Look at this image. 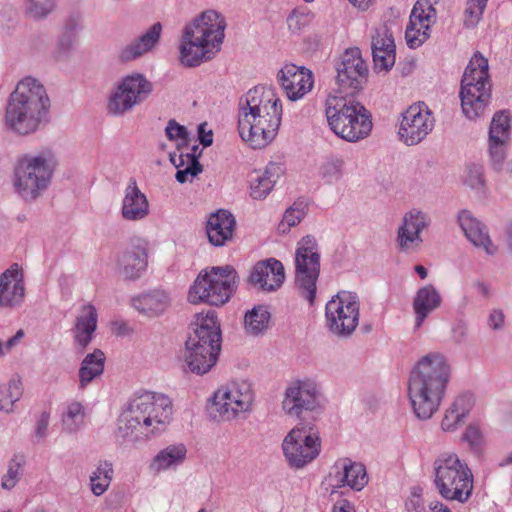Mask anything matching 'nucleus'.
Instances as JSON below:
<instances>
[{"label": "nucleus", "instance_id": "1", "mask_svg": "<svg viewBox=\"0 0 512 512\" xmlns=\"http://www.w3.org/2000/svg\"><path fill=\"white\" fill-rule=\"evenodd\" d=\"M240 137L254 149L266 147L277 135L282 120V104L271 86H255L239 100Z\"/></svg>", "mask_w": 512, "mask_h": 512}, {"label": "nucleus", "instance_id": "2", "mask_svg": "<svg viewBox=\"0 0 512 512\" xmlns=\"http://www.w3.org/2000/svg\"><path fill=\"white\" fill-rule=\"evenodd\" d=\"M450 378V366L440 353L423 356L411 371L408 396L412 409L421 420L430 419L438 410Z\"/></svg>", "mask_w": 512, "mask_h": 512}, {"label": "nucleus", "instance_id": "3", "mask_svg": "<svg viewBox=\"0 0 512 512\" xmlns=\"http://www.w3.org/2000/svg\"><path fill=\"white\" fill-rule=\"evenodd\" d=\"M172 414L173 405L168 396L144 392L135 396L120 415L118 433L133 442L147 440L165 430Z\"/></svg>", "mask_w": 512, "mask_h": 512}, {"label": "nucleus", "instance_id": "4", "mask_svg": "<svg viewBox=\"0 0 512 512\" xmlns=\"http://www.w3.org/2000/svg\"><path fill=\"white\" fill-rule=\"evenodd\" d=\"M225 17L216 10H206L187 23L179 40V62L195 68L217 53L225 37Z\"/></svg>", "mask_w": 512, "mask_h": 512}, {"label": "nucleus", "instance_id": "5", "mask_svg": "<svg viewBox=\"0 0 512 512\" xmlns=\"http://www.w3.org/2000/svg\"><path fill=\"white\" fill-rule=\"evenodd\" d=\"M50 99L44 86L32 77L18 82L8 100L5 122L14 133H35L49 121Z\"/></svg>", "mask_w": 512, "mask_h": 512}, {"label": "nucleus", "instance_id": "6", "mask_svg": "<svg viewBox=\"0 0 512 512\" xmlns=\"http://www.w3.org/2000/svg\"><path fill=\"white\" fill-rule=\"evenodd\" d=\"M59 160L50 148L19 156L13 169L16 194L27 202L39 199L51 186Z\"/></svg>", "mask_w": 512, "mask_h": 512}, {"label": "nucleus", "instance_id": "7", "mask_svg": "<svg viewBox=\"0 0 512 512\" xmlns=\"http://www.w3.org/2000/svg\"><path fill=\"white\" fill-rule=\"evenodd\" d=\"M185 343L184 361L192 373L203 375L216 364L221 349V330L214 311L197 314Z\"/></svg>", "mask_w": 512, "mask_h": 512}, {"label": "nucleus", "instance_id": "8", "mask_svg": "<svg viewBox=\"0 0 512 512\" xmlns=\"http://www.w3.org/2000/svg\"><path fill=\"white\" fill-rule=\"evenodd\" d=\"M325 115L331 131L347 142H358L372 130V119L366 107L347 96L329 95Z\"/></svg>", "mask_w": 512, "mask_h": 512}, {"label": "nucleus", "instance_id": "9", "mask_svg": "<svg viewBox=\"0 0 512 512\" xmlns=\"http://www.w3.org/2000/svg\"><path fill=\"white\" fill-rule=\"evenodd\" d=\"M433 485L443 499L464 504L472 496L474 477L457 454L443 453L433 462Z\"/></svg>", "mask_w": 512, "mask_h": 512}, {"label": "nucleus", "instance_id": "10", "mask_svg": "<svg viewBox=\"0 0 512 512\" xmlns=\"http://www.w3.org/2000/svg\"><path fill=\"white\" fill-rule=\"evenodd\" d=\"M488 59L475 52L465 68L460 89L462 112L469 120L482 117L491 100Z\"/></svg>", "mask_w": 512, "mask_h": 512}, {"label": "nucleus", "instance_id": "11", "mask_svg": "<svg viewBox=\"0 0 512 512\" xmlns=\"http://www.w3.org/2000/svg\"><path fill=\"white\" fill-rule=\"evenodd\" d=\"M237 283L238 275L232 266L205 269L191 285L188 300L192 304L224 305L236 291Z\"/></svg>", "mask_w": 512, "mask_h": 512}, {"label": "nucleus", "instance_id": "12", "mask_svg": "<svg viewBox=\"0 0 512 512\" xmlns=\"http://www.w3.org/2000/svg\"><path fill=\"white\" fill-rule=\"evenodd\" d=\"M294 265L295 287L299 295L313 305L320 274L319 245L313 236L306 235L297 242Z\"/></svg>", "mask_w": 512, "mask_h": 512}, {"label": "nucleus", "instance_id": "13", "mask_svg": "<svg viewBox=\"0 0 512 512\" xmlns=\"http://www.w3.org/2000/svg\"><path fill=\"white\" fill-rule=\"evenodd\" d=\"M254 397L250 382L233 381L215 392L212 408L221 420L244 418L252 410Z\"/></svg>", "mask_w": 512, "mask_h": 512}, {"label": "nucleus", "instance_id": "14", "mask_svg": "<svg viewBox=\"0 0 512 512\" xmlns=\"http://www.w3.org/2000/svg\"><path fill=\"white\" fill-rule=\"evenodd\" d=\"M282 451L290 468L303 469L320 455L318 431L305 425L296 426L285 436Z\"/></svg>", "mask_w": 512, "mask_h": 512}, {"label": "nucleus", "instance_id": "15", "mask_svg": "<svg viewBox=\"0 0 512 512\" xmlns=\"http://www.w3.org/2000/svg\"><path fill=\"white\" fill-rule=\"evenodd\" d=\"M359 309V298L354 293L343 291L332 297L325 307L328 330L338 337H349L358 326Z\"/></svg>", "mask_w": 512, "mask_h": 512}, {"label": "nucleus", "instance_id": "16", "mask_svg": "<svg viewBox=\"0 0 512 512\" xmlns=\"http://www.w3.org/2000/svg\"><path fill=\"white\" fill-rule=\"evenodd\" d=\"M511 122L505 111L496 112L488 133V155L492 168L512 177V160L506 161L510 141Z\"/></svg>", "mask_w": 512, "mask_h": 512}, {"label": "nucleus", "instance_id": "17", "mask_svg": "<svg viewBox=\"0 0 512 512\" xmlns=\"http://www.w3.org/2000/svg\"><path fill=\"white\" fill-rule=\"evenodd\" d=\"M322 393L318 383L305 377L290 382L284 392L282 409L288 416L299 417L303 411L321 407Z\"/></svg>", "mask_w": 512, "mask_h": 512}, {"label": "nucleus", "instance_id": "18", "mask_svg": "<svg viewBox=\"0 0 512 512\" xmlns=\"http://www.w3.org/2000/svg\"><path fill=\"white\" fill-rule=\"evenodd\" d=\"M435 119L428 106L419 102L409 106L402 114L399 127L400 139L407 145H415L433 130Z\"/></svg>", "mask_w": 512, "mask_h": 512}, {"label": "nucleus", "instance_id": "19", "mask_svg": "<svg viewBox=\"0 0 512 512\" xmlns=\"http://www.w3.org/2000/svg\"><path fill=\"white\" fill-rule=\"evenodd\" d=\"M436 19L433 0H417L405 31L407 45L412 49L420 47L430 37L431 26Z\"/></svg>", "mask_w": 512, "mask_h": 512}, {"label": "nucleus", "instance_id": "20", "mask_svg": "<svg viewBox=\"0 0 512 512\" xmlns=\"http://www.w3.org/2000/svg\"><path fill=\"white\" fill-rule=\"evenodd\" d=\"M337 84L343 92L358 90L367 79L368 69L358 48L347 49L336 65Z\"/></svg>", "mask_w": 512, "mask_h": 512}, {"label": "nucleus", "instance_id": "21", "mask_svg": "<svg viewBox=\"0 0 512 512\" xmlns=\"http://www.w3.org/2000/svg\"><path fill=\"white\" fill-rule=\"evenodd\" d=\"M326 482L333 492L346 486L361 491L368 483L366 468L349 458H339L331 467Z\"/></svg>", "mask_w": 512, "mask_h": 512}, {"label": "nucleus", "instance_id": "22", "mask_svg": "<svg viewBox=\"0 0 512 512\" xmlns=\"http://www.w3.org/2000/svg\"><path fill=\"white\" fill-rule=\"evenodd\" d=\"M430 223V217L423 211L412 209L405 213L397 230L396 242L399 250L405 253L417 251L423 243L421 233Z\"/></svg>", "mask_w": 512, "mask_h": 512}, {"label": "nucleus", "instance_id": "23", "mask_svg": "<svg viewBox=\"0 0 512 512\" xmlns=\"http://www.w3.org/2000/svg\"><path fill=\"white\" fill-rule=\"evenodd\" d=\"M277 80L287 98L291 101L302 99L314 85L312 72L303 67L289 63L277 73Z\"/></svg>", "mask_w": 512, "mask_h": 512}, {"label": "nucleus", "instance_id": "24", "mask_svg": "<svg viewBox=\"0 0 512 512\" xmlns=\"http://www.w3.org/2000/svg\"><path fill=\"white\" fill-rule=\"evenodd\" d=\"M25 293L23 270L14 263L0 274V308H19L24 302Z\"/></svg>", "mask_w": 512, "mask_h": 512}, {"label": "nucleus", "instance_id": "25", "mask_svg": "<svg viewBox=\"0 0 512 512\" xmlns=\"http://www.w3.org/2000/svg\"><path fill=\"white\" fill-rule=\"evenodd\" d=\"M148 266V245L137 239L122 252L118 259L119 274L126 280H136L146 271Z\"/></svg>", "mask_w": 512, "mask_h": 512}, {"label": "nucleus", "instance_id": "26", "mask_svg": "<svg viewBox=\"0 0 512 512\" xmlns=\"http://www.w3.org/2000/svg\"><path fill=\"white\" fill-rule=\"evenodd\" d=\"M285 279L283 264L274 258L256 263L250 273L249 282L263 291H275Z\"/></svg>", "mask_w": 512, "mask_h": 512}, {"label": "nucleus", "instance_id": "27", "mask_svg": "<svg viewBox=\"0 0 512 512\" xmlns=\"http://www.w3.org/2000/svg\"><path fill=\"white\" fill-rule=\"evenodd\" d=\"M120 213L121 217L129 222L142 221L150 214L148 198L133 178L129 180L124 189Z\"/></svg>", "mask_w": 512, "mask_h": 512}, {"label": "nucleus", "instance_id": "28", "mask_svg": "<svg viewBox=\"0 0 512 512\" xmlns=\"http://www.w3.org/2000/svg\"><path fill=\"white\" fill-rule=\"evenodd\" d=\"M162 32V24L155 22L145 32L124 46L119 52V58L124 62H129L153 52L160 43Z\"/></svg>", "mask_w": 512, "mask_h": 512}, {"label": "nucleus", "instance_id": "29", "mask_svg": "<svg viewBox=\"0 0 512 512\" xmlns=\"http://www.w3.org/2000/svg\"><path fill=\"white\" fill-rule=\"evenodd\" d=\"M131 303L140 314L155 318L163 315L170 308L172 296L169 291L156 288L133 297Z\"/></svg>", "mask_w": 512, "mask_h": 512}, {"label": "nucleus", "instance_id": "30", "mask_svg": "<svg viewBox=\"0 0 512 512\" xmlns=\"http://www.w3.org/2000/svg\"><path fill=\"white\" fill-rule=\"evenodd\" d=\"M236 228V220L232 213L220 209L212 213L206 224L209 242L216 247L226 245L232 240Z\"/></svg>", "mask_w": 512, "mask_h": 512}, {"label": "nucleus", "instance_id": "31", "mask_svg": "<svg viewBox=\"0 0 512 512\" xmlns=\"http://www.w3.org/2000/svg\"><path fill=\"white\" fill-rule=\"evenodd\" d=\"M98 314L92 304L82 306L75 319L73 338L75 345L81 350L85 349L92 341L97 328Z\"/></svg>", "mask_w": 512, "mask_h": 512}, {"label": "nucleus", "instance_id": "32", "mask_svg": "<svg viewBox=\"0 0 512 512\" xmlns=\"http://www.w3.org/2000/svg\"><path fill=\"white\" fill-rule=\"evenodd\" d=\"M442 304V296L431 284L419 288L413 299L415 329H419L431 313Z\"/></svg>", "mask_w": 512, "mask_h": 512}, {"label": "nucleus", "instance_id": "33", "mask_svg": "<svg viewBox=\"0 0 512 512\" xmlns=\"http://www.w3.org/2000/svg\"><path fill=\"white\" fill-rule=\"evenodd\" d=\"M187 448L183 443H175L161 449L150 461L149 469L155 474L176 470L186 460Z\"/></svg>", "mask_w": 512, "mask_h": 512}, {"label": "nucleus", "instance_id": "34", "mask_svg": "<svg viewBox=\"0 0 512 512\" xmlns=\"http://www.w3.org/2000/svg\"><path fill=\"white\" fill-rule=\"evenodd\" d=\"M283 173L280 164L271 162L263 171H255L250 180V195L255 200H262L271 192Z\"/></svg>", "mask_w": 512, "mask_h": 512}, {"label": "nucleus", "instance_id": "35", "mask_svg": "<svg viewBox=\"0 0 512 512\" xmlns=\"http://www.w3.org/2000/svg\"><path fill=\"white\" fill-rule=\"evenodd\" d=\"M197 150L198 147L193 146L192 152H181L178 156L176 153L169 154L170 162L177 168L175 178L179 183L191 181L202 172V166L196 155Z\"/></svg>", "mask_w": 512, "mask_h": 512}, {"label": "nucleus", "instance_id": "36", "mask_svg": "<svg viewBox=\"0 0 512 512\" xmlns=\"http://www.w3.org/2000/svg\"><path fill=\"white\" fill-rule=\"evenodd\" d=\"M472 406L473 398L471 395L463 394L456 397L442 419V430L446 432L455 431L463 423Z\"/></svg>", "mask_w": 512, "mask_h": 512}, {"label": "nucleus", "instance_id": "37", "mask_svg": "<svg viewBox=\"0 0 512 512\" xmlns=\"http://www.w3.org/2000/svg\"><path fill=\"white\" fill-rule=\"evenodd\" d=\"M105 355L100 349L87 354L79 369V387L85 389L95 378L104 371Z\"/></svg>", "mask_w": 512, "mask_h": 512}, {"label": "nucleus", "instance_id": "38", "mask_svg": "<svg viewBox=\"0 0 512 512\" xmlns=\"http://www.w3.org/2000/svg\"><path fill=\"white\" fill-rule=\"evenodd\" d=\"M119 83L124 91L131 96L135 106L144 102L153 90V84L140 73L127 75Z\"/></svg>", "mask_w": 512, "mask_h": 512}, {"label": "nucleus", "instance_id": "39", "mask_svg": "<svg viewBox=\"0 0 512 512\" xmlns=\"http://www.w3.org/2000/svg\"><path fill=\"white\" fill-rule=\"evenodd\" d=\"M113 475V464L107 460H100L89 477L92 493L95 496L104 494L112 482Z\"/></svg>", "mask_w": 512, "mask_h": 512}, {"label": "nucleus", "instance_id": "40", "mask_svg": "<svg viewBox=\"0 0 512 512\" xmlns=\"http://www.w3.org/2000/svg\"><path fill=\"white\" fill-rule=\"evenodd\" d=\"M270 312L264 305L255 306L245 314V329L249 334L259 335L263 333L269 325Z\"/></svg>", "mask_w": 512, "mask_h": 512}, {"label": "nucleus", "instance_id": "41", "mask_svg": "<svg viewBox=\"0 0 512 512\" xmlns=\"http://www.w3.org/2000/svg\"><path fill=\"white\" fill-rule=\"evenodd\" d=\"M84 418L85 411L80 402L73 401L68 403L61 419L63 431L68 434L78 432L84 424Z\"/></svg>", "mask_w": 512, "mask_h": 512}, {"label": "nucleus", "instance_id": "42", "mask_svg": "<svg viewBox=\"0 0 512 512\" xmlns=\"http://www.w3.org/2000/svg\"><path fill=\"white\" fill-rule=\"evenodd\" d=\"M80 26L75 19H68L57 40V57H66L76 43Z\"/></svg>", "mask_w": 512, "mask_h": 512}, {"label": "nucleus", "instance_id": "43", "mask_svg": "<svg viewBox=\"0 0 512 512\" xmlns=\"http://www.w3.org/2000/svg\"><path fill=\"white\" fill-rule=\"evenodd\" d=\"M134 107L136 106L132 102L131 96H129L120 83H118L109 95L107 103L108 112L114 116H122L131 111Z\"/></svg>", "mask_w": 512, "mask_h": 512}, {"label": "nucleus", "instance_id": "44", "mask_svg": "<svg viewBox=\"0 0 512 512\" xmlns=\"http://www.w3.org/2000/svg\"><path fill=\"white\" fill-rule=\"evenodd\" d=\"M26 459L23 455H14L7 463V471L2 476L1 487L4 490H12L20 481L24 473Z\"/></svg>", "mask_w": 512, "mask_h": 512}, {"label": "nucleus", "instance_id": "45", "mask_svg": "<svg viewBox=\"0 0 512 512\" xmlns=\"http://www.w3.org/2000/svg\"><path fill=\"white\" fill-rule=\"evenodd\" d=\"M22 383L19 379H11L0 386V412L9 413L14 403L22 396Z\"/></svg>", "mask_w": 512, "mask_h": 512}, {"label": "nucleus", "instance_id": "46", "mask_svg": "<svg viewBox=\"0 0 512 512\" xmlns=\"http://www.w3.org/2000/svg\"><path fill=\"white\" fill-rule=\"evenodd\" d=\"M344 161L341 157L330 155L319 167V175L326 184H336L343 176Z\"/></svg>", "mask_w": 512, "mask_h": 512}, {"label": "nucleus", "instance_id": "47", "mask_svg": "<svg viewBox=\"0 0 512 512\" xmlns=\"http://www.w3.org/2000/svg\"><path fill=\"white\" fill-rule=\"evenodd\" d=\"M465 237L475 247L483 249L488 255H494L497 251V247L493 244L486 225L480 220L471 229V235L468 232L465 234Z\"/></svg>", "mask_w": 512, "mask_h": 512}, {"label": "nucleus", "instance_id": "48", "mask_svg": "<svg viewBox=\"0 0 512 512\" xmlns=\"http://www.w3.org/2000/svg\"><path fill=\"white\" fill-rule=\"evenodd\" d=\"M487 1L467 0L463 17V23L466 28H474L478 25L486 8Z\"/></svg>", "mask_w": 512, "mask_h": 512}, {"label": "nucleus", "instance_id": "49", "mask_svg": "<svg viewBox=\"0 0 512 512\" xmlns=\"http://www.w3.org/2000/svg\"><path fill=\"white\" fill-rule=\"evenodd\" d=\"M166 137L170 141H175L178 151L183 152L182 149L186 148L189 144V133L185 126L180 125L176 120L171 119L168 121L165 128Z\"/></svg>", "mask_w": 512, "mask_h": 512}, {"label": "nucleus", "instance_id": "50", "mask_svg": "<svg viewBox=\"0 0 512 512\" xmlns=\"http://www.w3.org/2000/svg\"><path fill=\"white\" fill-rule=\"evenodd\" d=\"M464 182L477 192H485L484 168L480 164H470L466 168Z\"/></svg>", "mask_w": 512, "mask_h": 512}, {"label": "nucleus", "instance_id": "51", "mask_svg": "<svg viewBox=\"0 0 512 512\" xmlns=\"http://www.w3.org/2000/svg\"><path fill=\"white\" fill-rule=\"evenodd\" d=\"M56 5L57 0H28L27 12L34 19H45L55 10Z\"/></svg>", "mask_w": 512, "mask_h": 512}, {"label": "nucleus", "instance_id": "52", "mask_svg": "<svg viewBox=\"0 0 512 512\" xmlns=\"http://www.w3.org/2000/svg\"><path fill=\"white\" fill-rule=\"evenodd\" d=\"M305 214L306 212L304 207H300L294 204L285 211L282 221L278 227L279 231L286 233L291 227L299 224L304 218Z\"/></svg>", "mask_w": 512, "mask_h": 512}, {"label": "nucleus", "instance_id": "53", "mask_svg": "<svg viewBox=\"0 0 512 512\" xmlns=\"http://www.w3.org/2000/svg\"><path fill=\"white\" fill-rule=\"evenodd\" d=\"M378 48H380V50L384 48H395L393 35L386 26L376 28L372 35L371 49L372 51H376Z\"/></svg>", "mask_w": 512, "mask_h": 512}, {"label": "nucleus", "instance_id": "54", "mask_svg": "<svg viewBox=\"0 0 512 512\" xmlns=\"http://www.w3.org/2000/svg\"><path fill=\"white\" fill-rule=\"evenodd\" d=\"M375 68L380 70H389L395 63V48H380L372 51Z\"/></svg>", "mask_w": 512, "mask_h": 512}, {"label": "nucleus", "instance_id": "55", "mask_svg": "<svg viewBox=\"0 0 512 512\" xmlns=\"http://www.w3.org/2000/svg\"><path fill=\"white\" fill-rule=\"evenodd\" d=\"M311 19L312 17L310 13L294 10L287 17L288 29L292 33L297 34L309 25Z\"/></svg>", "mask_w": 512, "mask_h": 512}, {"label": "nucleus", "instance_id": "56", "mask_svg": "<svg viewBox=\"0 0 512 512\" xmlns=\"http://www.w3.org/2000/svg\"><path fill=\"white\" fill-rule=\"evenodd\" d=\"M422 488L412 487L409 496L405 500V510L407 512H428L422 497Z\"/></svg>", "mask_w": 512, "mask_h": 512}, {"label": "nucleus", "instance_id": "57", "mask_svg": "<svg viewBox=\"0 0 512 512\" xmlns=\"http://www.w3.org/2000/svg\"><path fill=\"white\" fill-rule=\"evenodd\" d=\"M462 439L468 443L472 449L477 450L482 444L483 437L479 427L471 424L466 428Z\"/></svg>", "mask_w": 512, "mask_h": 512}, {"label": "nucleus", "instance_id": "58", "mask_svg": "<svg viewBox=\"0 0 512 512\" xmlns=\"http://www.w3.org/2000/svg\"><path fill=\"white\" fill-rule=\"evenodd\" d=\"M477 219L473 213L467 209H462L457 214V223L464 235L468 232L471 233V229L477 224Z\"/></svg>", "mask_w": 512, "mask_h": 512}, {"label": "nucleus", "instance_id": "59", "mask_svg": "<svg viewBox=\"0 0 512 512\" xmlns=\"http://www.w3.org/2000/svg\"><path fill=\"white\" fill-rule=\"evenodd\" d=\"M49 425V414L43 412L37 420L35 427V435L38 439H43L47 434Z\"/></svg>", "mask_w": 512, "mask_h": 512}, {"label": "nucleus", "instance_id": "60", "mask_svg": "<svg viewBox=\"0 0 512 512\" xmlns=\"http://www.w3.org/2000/svg\"><path fill=\"white\" fill-rule=\"evenodd\" d=\"M198 139L204 147H208L213 143V132L212 130H207L206 122L198 126Z\"/></svg>", "mask_w": 512, "mask_h": 512}, {"label": "nucleus", "instance_id": "61", "mask_svg": "<svg viewBox=\"0 0 512 512\" xmlns=\"http://www.w3.org/2000/svg\"><path fill=\"white\" fill-rule=\"evenodd\" d=\"M488 325L493 330H499L504 326V314L501 310H493L488 318Z\"/></svg>", "mask_w": 512, "mask_h": 512}, {"label": "nucleus", "instance_id": "62", "mask_svg": "<svg viewBox=\"0 0 512 512\" xmlns=\"http://www.w3.org/2000/svg\"><path fill=\"white\" fill-rule=\"evenodd\" d=\"M333 512H355V510L351 502L342 499L334 504Z\"/></svg>", "mask_w": 512, "mask_h": 512}, {"label": "nucleus", "instance_id": "63", "mask_svg": "<svg viewBox=\"0 0 512 512\" xmlns=\"http://www.w3.org/2000/svg\"><path fill=\"white\" fill-rule=\"evenodd\" d=\"M428 512H452L451 509L439 500H432L428 503Z\"/></svg>", "mask_w": 512, "mask_h": 512}, {"label": "nucleus", "instance_id": "64", "mask_svg": "<svg viewBox=\"0 0 512 512\" xmlns=\"http://www.w3.org/2000/svg\"><path fill=\"white\" fill-rule=\"evenodd\" d=\"M23 335V331L19 330L14 336L10 337L7 341L4 342L5 350L7 353H9L12 348L18 344Z\"/></svg>", "mask_w": 512, "mask_h": 512}]
</instances>
